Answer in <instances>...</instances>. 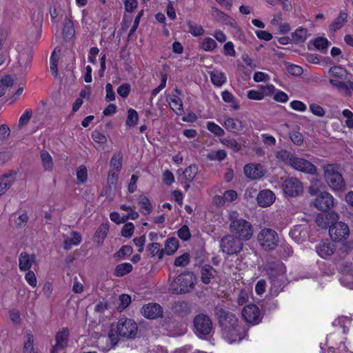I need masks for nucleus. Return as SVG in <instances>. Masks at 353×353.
Masks as SVG:
<instances>
[{
	"label": "nucleus",
	"mask_w": 353,
	"mask_h": 353,
	"mask_svg": "<svg viewBox=\"0 0 353 353\" xmlns=\"http://www.w3.org/2000/svg\"><path fill=\"white\" fill-rule=\"evenodd\" d=\"M34 338L32 333L27 334V342L24 345V352L29 353L30 352H35L33 347Z\"/></svg>",
	"instance_id": "obj_61"
},
{
	"label": "nucleus",
	"mask_w": 353,
	"mask_h": 353,
	"mask_svg": "<svg viewBox=\"0 0 353 353\" xmlns=\"http://www.w3.org/2000/svg\"><path fill=\"white\" fill-rule=\"evenodd\" d=\"M81 241V236L77 232H72V237L67 238L63 242V248L65 250H70L72 245H77Z\"/></svg>",
	"instance_id": "obj_34"
},
{
	"label": "nucleus",
	"mask_w": 353,
	"mask_h": 353,
	"mask_svg": "<svg viewBox=\"0 0 353 353\" xmlns=\"http://www.w3.org/2000/svg\"><path fill=\"white\" fill-rule=\"evenodd\" d=\"M13 83L14 81L10 76H6L0 80V97L5 94L8 88L12 86Z\"/></svg>",
	"instance_id": "obj_50"
},
{
	"label": "nucleus",
	"mask_w": 353,
	"mask_h": 353,
	"mask_svg": "<svg viewBox=\"0 0 353 353\" xmlns=\"http://www.w3.org/2000/svg\"><path fill=\"white\" fill-rule=\"evenodd\" d=\"M33 25L28 30L26 35L31 43L37 42L41 35V27L43 21V12L41 10L34 11L32 16Z\"/></svg>",
	"instance_id": "obj_8"
},
{
	"label": "nucleus",
	"mask_w": 353,
	"mask_h": 353,
	"mask_svg": "<svg viewBox=\"0 0 353 353\" xmlns=\"http://www.w3.org/2000/svg\"><path fill=\"white\" fill-rule=\"evenodd\" d=\"M250 291L248 288H243L239 290L237 295V303L241 305L246 303L249 300Z\"/></svg>",
	"instance_id": "obj_52"
},
{
	"label": "nucleus",
	"mask_w": 353,
	"mask_h": 353,
	"mask_svg": "<svg viewBox=\"0 0 353 353\" xmlns=\"http://www.w3.org/2000/svg\"><path fill=\"white\" fill-rule=\"evenodd\" d=\"M330 42L327 41L326 38L324 37H319L315 39L314 42V45L318 50H327Z\"/></svg>",
	"instance_id": "obj_57"
},
{
	"label": "nucleus",
	"mask_w": 353,
	"mask_h": 353,
	"mask_svg": "<svg viewBox=\"0 0 353 353\" xmlns=\"http://www.w3.org/2000/svg\"><path fill=\"white\" fill-rule=\"evenodd\" d=\"M314 205L319 210L326 211L334 206V198L327 192H321L314 200Z\"/></svg>",
	"instance_id": "obj_14"
},
{
	"label": "nucleus",
	"mask_w": 353,
	"mask_h": 353,
	"mask_svg": "<svg viewBox=\"0 0 353 353\" xmlns=\"http://www.w3.org/2000/svg\"><path fill=\"white\" fill-rule=\"evenodd\" d=\"M336 250L334 243L323 241L316 246V251L319 256L323 259H327L331 256Z\"/></svg>",
	"instance_id": "obj_20"
},
{
	"label": "nucleus",
	"mask_w": 353,
	"mask_h": 353,
	"mask_svg": "<svg viewBox=\"0 0 353 353\" xmlns=\"http://www.w3.org/2000/svg\"><path fill=\"white\" fill-rule=\"evenodd\" d=\"M178 246V241L175 238H170L166 241L163 252H165L168 255L173 254L177 250Z\"/></svg>",
	"instance_id": "obj_41"
},
{
	"label": "nucleus",
	"mask_w": 353,
	"mask_h": 353,
	"mask_svg": "<svg viewBox=\"0 0 353 353\" xmlns=\"http://www.w3.org/2000/svg\"><path fill=\"white\" fill-rule=\"evenodd\" d=\"M132 265L130 263H123L117 265L114 270V275L117 276H123L132 270Z\"/></svg>",
	"instance_id": "obj_39"
},
{
	"label": "nucleus",
	"mask_w": 353,
	"mask_h": 353,
	"mask_svg": "<svg viewBox=\"0 0 353 353\" xmlns=\"http://www.w3.org/2000/svg\"><path fill=\"white\" fill-rule=\"evenodd\" d=\"M189 32L194 36L199 37L204 34V30L201 26L194 24L192 21L187 22Z\"/></svg>",
	"instance_id": "obj_48"
},
{
	"label": "nucleus",
	"mask_w": 353,
	"mask_h": 353,
	"mask_svg": "<svg viewBox=\"0 0 353 353\" xmlns=\"http://www.w3.org/2000/svg\"><path fill=\"white\" fill-rule=\"evenodd\" d=\"M230 234L242 242L250 240L253 235V228L250 222L243 219H230Z\"/></svg>",
	"instance_id": "obj_2"
},
{
	"label": "nucleus",
	"mask_w": 353,
	"mask_h": 353,
	"mask_svg": "<svg viewBox=\"0 0 353 353\" xmlns=\"http://www.w3.org/2000/svg\"><path fill=\"white\" fill-rule=\"evenodd\" d=\"M198 172V168L196 165H190L187 167L179 177V180L183 184L184 183H190L195 178Z\"/></svg>",
	"instance_id": "obj_25"
},
{
	"label": "nucleus",
	"mask_w": 353,
	"mask_h": 353,
	"mask_svg": "<svg viewBox=\"0 0 353 353\" xmlns=\"http://www.w3.org/2000/svg\"><path fill=\"white\" fill-rule=\"evenodd\" d=\"M282 190L286 196L295 197L303 192V186L298 179L289 177L283 181Z\"/></svg>",
	"instance_id": "obj_12"
},
{
	"label": "nucleus",
	"mask_w": 353,
	"mask_h": 353,
	"mask_svg": "<svg viewBox=\"0 0 353 353\" xmlns=\"http://www.w3.org/2000/svg\"><path fill=\"white\" fill-rule=\"evenodd\" d=\"M219 246L223 253L228 255H234L242 250L243 243L238 238L230 234L221 238Z\"/></svg>",
	"instance_id": "obj_6"
},
{
	"label": "nucleus",
	"mask_w": 353,
	"mask_h": 353,
	"mask_svg": "<svg viewBox=\"0 0 353 353\" xmlns=\"http://www.w3.org/2000/svg\"><path fill=\"white\" fill-rule=\"evenodd\" d=\"M347 21V14L344 11H341L339 16L330 25L329 28L331 32H336L341 29Z\"/></svg>",
	"instance_id": "obj_30"
},
{
	"label": "nucleus",
	"mask_w": 353,
	"mask_h": 353,
	"mask_svg": "<svg viewBox=\"0 0 353 353\" xmlns=\"http://www.w3.org/2000/svg\"><path fill=\"white\" fill-rule=\"evenodd\" d=\"M42 165L45 171H52L54 167V162L50 154L46 150L40 153Z\"/></svg>",
	"instance_id": "obj_32"
},
{
	"label": "nucleus",
	"mask_w": 353,
	"mask_h": 353,
	"mask_svg": "<svg viewBox=\"0 0 353 353\" xmlns=\"http://www.w3.org/2000/svg\"><path fill=\"white\" fill-rule=\"evenodd\" d=\"M174 92L176 94H173L171 97V101L174 103L176 110L182 111L183 110V102L181 98L179 97V95L181 94V90H179L177 88L174 89Z\"/></svg>",
	"instance_id": "obj_54"
},
{
	"label": "nucleus",
	"mask_w": 353,
	"mask_h": 353,
	"mask_svg": "<svg viewBox=\"0 0 353 353\" xmlns=\"http://www.w3.org/2000/svg\"><path fill=\"white\" fill-rule=\"evenodd\" d=\"M328 74L331 77L330 79L343 81L347 79L348 72L341 66L334 65L330 68Z\"/></svg>",
	"instance_id": "obj_27"
},
{
	"label": "nucleus",
	"mask_w": 353,
	"mask_h": 353,
	"mask_svg": "<svg viewBox=\"0 0 353 353\" xmlns=\"http://www.w3.org/2000/svg\"><path fill=\"white\" fill-rule=\"evenodd\" d=\"M120 303L117 307L119 312H123L131 303V297L130 295L123 294L119 296Z\"/></svg>",
	"instance_id": "obj_53"
},
{
	"label": "nucleus",
	"mask_w": 353,
	"mask_h": 353,
	"mask_svg": "<svg viewBox=\"0 0 353 353\" xmlns=\"http://www.w3.org/2000/svg\"><path fill=\"white\" fill-rule=\"evenodd\" d=\"M212 14L216 20L224 22L226 24H232V21H233V19L228 14H225L216 8H213L212 9Z\"/></svg>",
	"instance_id": "obj_35"
},
{
	"label": "nucleus",
	"mask_w": 353,
	"mask_h": 353,
	"mask_svg": "<svg viewBox=\"0 0 353 353\" xmlns=\"http://www.w3.org/2000/svg\"><path fill=\"white\" fill-rule=\"evenodd\" d=\"M246 334L247 331L239 325L236 327L230 329L228 335L222 334V336L228 343H232L236 341H241L246 336Z\"/></svg>",
	"instance_id": "obj_18"
},
{
	"label": "nucleus",
	"mask_w": 353,
	"mask_h": 353,
	"mask_svg": "<svg viewBox=\"0 0 353 353\" xmlns=\"http://www.w3.org/2000/svg\"><path fill=\"white\" fill-rule=\"evenodd\" d=\"M307 37V30L303 28H299L292 34V40L296 43H299L304 42Z\"/></svg>",
	"instance_id": "obj_37"
},
{
	"label": "nucleus",
	"mask_w": 353,
	"mask_h": 353,
	"mask_svg": "<svg viewBox=\"0 0 353 353\" xmlns=\"http://www.w3.org/2000/svg\"><path fill=\"white\" fill-rule=\"evenodd\" d=\"M208 130L217 137L223 136L225 132L223 128L212 121H208L207 123Z\"/></svg>",
	"instance_id": "obj_51"
},
{
	"label": "nucleus",
	"mask_w": 353,
	"mask_h": 353,
	"mask_svg": "<svg viewBox=\"0 0 353 353\" xmlns=\"http://www.w3.org/2000/svg\"><path fill=\"white\" fill-rule=\"evenodd\" d=\"M189 263V255L184 254L177 257L174 261V265L177 267H185Z\"/></svg>",
	"instance_id": "obj_63"
},
{
	"label": "nucleus",
	"mask_w": 353,
	"mask_h": 353,
	"mask_svg": "<svg viewBox=\"0 0 353 353\" xmlns=\"http://www.w3.org/2000/svg\"><path fill=\"white\" fill-rule=\"evenodd\" d=\"M289 137L290 140L296 145H301L303 142V137L302 134L298 131L290 132Z\"/></svg>",
	"instance_id": "obj_58"
},
{
	"label": "nucleus",
	"mask_w": 353,
	"mask_h": 353,
	"mask_svg": "<svg viewBox=\"0 0 353 353\" xmlns=\"http://www.w3.org/2000/svg\"><path fill=\"white\" fill-rule=\"evenodd\" d=\"M221 142L234 152H238L241 149V145L234 139H223Z\"/></svg>",
	"instance_id": "obj_44"
},
{
	"label": "nucleus",
	"mask_w": 353,
	"mask_h": 353,
	"mask_svg": "<svg viewBox=\"0 0 353 353\" xmlns=\"http://www.w3.org/2000/svg\"><path fill=\"white\" fill-rule=\"evenodd\" d=\"M13 182V179H10L7 175H4L3 176L0 178V195L3 194L8 189H10Z\"/></svg>",
	"instance_id": "obj_45"
},
{
	"label": "nucleus",
	"mask_w": 353,
	"mask_h": 353,
	"mask_svg": "<svg viewBox=\"0 0 353 353\" xmlns=\"http://www.w3.org/2000/svg\"><path fill=\"white\" fill-rule=\"evenodd\" d=\"M216 314L219 319L222 334L228 335L230 329H233V327H236L237 325H239V319L236 316L229 311L222 308H216Z\"/></svg>",
	"instance_id": "obj_5"
},
{
	"label": "nucleus",
	"mask_w": 353,
	"mask_h": 353,
	"mask_svg": "<svg viewBox=\"0 0 353 353\" xmlns=\"http://www.w3.org/2000/svg\"><path fill=\"white\" fill-rule=\"evenodd\" d=\"M258 241L260 245L265 250H274L278 243L277 233L270 228H264L258 234Z\"/></svg>",
	"instance_id": "obj_7"
},
{
	"label": "nucleus",
	"mask_w": 353,
	"mask_h": 353,
	"mask_svg": "<svg viewBox=\"0 0 353 353\" xmlns=\"http://www.w3.org/2000/svg\"><path fill=\"white\" fill-rule=\"evenodd\" d=\"M291 166L300 172H303L307 174H314L316 173V168L309 161L295 157L292 160Z\"/></svg>",
	"instance_id": "obj_16"
},
{
	"label": "nucleus",
	"mask_w": 353,
	"mask_h": 353,
	"mask_svg": "<svg viewBox=\"0 0 353 353\" xmlns=\"http://www.w3.org/2000/svg\"><path fill=\"white\" fill-rule=\"evenodd\" d=\"M245 175L251 179H257L264 176L263 166L261 164H247L244 166Z\"/></svg>",
	"instance_id": "obj_21"
},
{
	"label": "nucleus",
	"mask_w": 353,
	"mask_h": 353,
	"mask_svg": "<svg viewBox=\"0 0 353 353\" xmlns=\"http://www.w3.org/2000/svg\"><path fill=\"white\" fill-rule=\"evenodd\" d=\"M19 57L18 62L21 67L26 68L32 61V48L28 46L26 48H22L18 46Z\"/></svg>",
	"instance_id": "obj_19"
},
{
	"label": "nucleus",
	"mask_w": 353,
	"mask_h": 353,
	"mask_svg": "<svg viewBox=\"0 0 353 353\" xmlns=\"http://www.w3.org/2000/svg\"><path fill=\"white\" fill-rule=\"evenodd\" d=\"M75 30L72 21L65 19L64 20L63 36L65 41H70L74 36Z\"/></svg>",
	"instance_id": "obj_31"
},
{
	"label": "nucleus",
	"mask_w": 353,
	"mask_h": 353,
	"mask_svg": "<svg viewBox=\"0 0 353 353\" xmlns=\"http://www.w3.org/2000/svg\"><path fill=\"white\" fill-rule=\"evenodd\" d=\"M32 115L31 110H26L25 112L21 116L19 120V126L22 127L26 125L29 122Z\"/></svg>",
	"instance_id": "obj_60"
},
{
	"label": "nucleus",
	"mask_w": 353,
	"mask_h": 353,
	"mask_svg": "<svg viewBox=\"0 0 353 353\" xmlns=\"http://www.w3.org/2000/svg\"><path fill=\"white\" fill-rule=\"evenodd\" d=\"M139 205L142 210V213L145 215L149 214L152 210V207L149 199L144 195L139 196Z\"/></svg>",
	"instance_id": "obj_38"
},
{
	"label": "nucleus",
	"mask_w": 353,
	"mask_h": 353,
	"mask_svg": "<svg viewBox=\"0 0 353 353\" xmlns=\"http://www.w3.org/2000/svg\"><path fill=\"white\" fill-rule=\"evenodd\" d=\"M225 127L228 131L233 133L242 129L241 122L233 118H228L225 121Z\"/></svg>",
	"instance_id": "obj_36"
},
{
	"label": "nucleus",
	"mask_w": 353,
	"mask_h": 353,
	"mask_svg": "<svg viewBox=\"0 0 353 353\" xmlns=\"http://www.w3.org/2000/svg\"><path fill=\"white\" fill-rule=\"evenodd\" d=\"M276 158L277 160L283 162L285 165H291L292 163V160L295 158V157L292 156L291 152L287 150H281L276 152Z\"/></svg>",
	"instance_id": "obj_33"
},
{
	"label": "nucleus",
	"mask_w": 353,
	"mask_h": 353,
	"mask_svg": "<svg viewBox=\"0 0 353 353\" xmlns=\"http://www.w3.org/2000/svg\"><path fill=\"white\" fill-rule=\"evenodd\" d=\"M195 333L201 338L209 335L212 330V323L210 317L203 314L196 315L194 319Z\"/></svg>",
	"instance_id": "obj_10"
},
{
	"label": "nucleus",
	"mask_w": 353,
	"mask_h": 353,
	"mask_svg": "<svg viewBox=\"0 0 353 353\" xmlns=\"http://www.w3.org/2000/svg\"><path fill=\"white\" fill-rule=\"evenodd\" d=\"M223 53L225 55L235 57L236 52L234 48V44L231 41L226 42L223 46Z\"/></svg>",
	"instance_id": "obj_64"
},
{
	"label": "nucleus",
	"mask_w": 353,
	"mask_h": 353,
	"mask_svg": "<svg viewBox=\"0 0 353 353\" xmlns=\"http://www.w3.org/2000/svg\"><path fill=\"white\" fill-rule=\"evenodd\" d=\"M117 329L121 337L130 339L136 337L138 325L132 319H121L117 323Z\"/></svg>",
	"instance_id": "obj_9"
},
{
	"label": "nucleus",
	"mask_w": 353,
	"mask_h": 353,
	"mask_svg": "<svg viewBox=\"0 0 353 353\" xmlns=\"http://www.w3.org/2000/svg\"><path fill=\"white\" fill-rule=\"evenodd\" d=\"M324 177L328 185L334 190H343L345 186L339 167L334 164H327L323 166Z\"/></svg>",
	"instance_id": "obj_3"
},
{
	"label": "nucleus",
	"mask_w": 353,
	"mask_h": 353,
	"mask_svg": "<svg viewBox=\"0 0 353 353\" xmlns=\"http://www.w3.org/2000/svg\"><path fill=\"white\" fill-rule=\"evenodd\" d=\"M36 256L30 255L26 252H23L19 256V268L21 271H28L32 267V263H35Z\"/></svg>",
	"instance_id": "obj_23"
},
{
	"label": "nucleus",
	"mask_w": 353,
	"mask_h": 353,
	"mask_svg": "<svg viewBox=\"0 0 353 353\" xmlns=\"http://www.w3.org/2000/svg\"><path fill=\"white\" fill-rule=\"evenodd\" d=\"M178 236L183 241H188L191 237V234L188 225H183L177 232Z\"/></svg>",
	"instance_id": "obj_59"
},
{
	"label": "nucleus",
	"mask_w": 353,
	"mask_h": 353,
	"mask_svg": "<svg viewBox=\"0 0 353 353\" xmlns=\"http://www.w3.org/2000/svg\"><path fill=\"white\" fill-rule=\"evenodd\" d=\"M208 73L210 77L211 82L214 85L221 87L226 82V76L223 72L214 70L208 72Z\"/></svg>",
	"instance_id": "obj_29"
},
{
	"label": "nucleus",
	"mask_w": 353,
	"mask_h": 353,
	"mask_svg": "<svg viewBox=\"0 0 353 353\" xmlns=\"http://www.w3.org/2000/svg\"><path fill=\"white\" fill-rule=\"evenodd\" d=\"M133 249L130 245H123L118 252L114 254L113 257L116 260H121L125 256H130L132 254Z\"/></svg>",
	"instance_id": "obj_42"
},
{
	"label": "nucleus",
	"mask_w": 353,
	"mask_h": 353,
	"mask_svg": "<svg viewBox=\"0 0 353 353\" xmlns=\"http://www.w3.org/2000/svg\"><path fill=\"white\" fill-rule=\"evenodd\" d=\"M329 82L333 87L336 88L339 90L344 91L348 96H351L353 92V80L339 81L337 79H330Z\"/></svg>",
	"instance_id": "obj_24"
},
{
	"label": "nucleus",
	"mask_w": 353,
	"mask_h": 353,
	"mask_svg": "<svg viewBox=\"0 0 353 353\" xmlns=\"http://www.w3.org/2000/svg\"><path fill=\"white\" fill-rule=\"evenodd\" d=\"M216 47V42L210 37L204 38L200 43V48L205 51H213Z\"/></svg>",
	"instance_id": "obj_40"
},
{
	"label": "nucleus",
	"mask_w": 353,
	"mask_h": 353,
	"mask_svg": "<svg viewBox=\"0 0 353 353\" xmlns=\"http://www.w3.org/2000/svg\"><path fill=\"white\" fill-rule=\"evenodd\" d=\"M277 252L279 255L284 259L290 257L293 253L292 247L287 243H281L279 245Z\"/></svg>",
	"instance_id": "obj_46"
},
{
	"label": "nucleus",
	"mask_w": 353,
	"mask_h": 353,
	"mask_svg": "<svg viewBox=\"0 0 353 353\" xmlns=\"http://www.w3.org/2000/svg\"><path fill=\"white\" fill-rule=\"evenodd\" d=\"M134 226L132 223H125L121 230V235L126 238H130L134 233Z\"/></svg>",
	"instance_id": "obj_56"
},
{
	"label": "nucleus",
	"mask_w": 353,
	"mask_h": 353,
	"mask_svg": "<svg viewBox=\"0 0 353 353\" xmlns=\"http://www.w3.org/2000/svg\"><path fill=\"white\" fill-rule=\"evenodd\" d=\"M161 245L158 243H152L148 245V250L151 256L159 254V258L161 259L163 254V250L160 249Z\"/></svg>",
	"instance_id": "obj_49"
},
{
	"label": "nucleus",
	"mask_w": 353,
	"mask_h": 353,
	"mask_svg": "<svg viewBox=\"0 0 353 353\" xmlns=\"http://www.w3.org/2000/svg\"><path fill=\"white\" fill-rule=\"evenodd\" d=\"M201 281L205 284H209L217 274L216 270L210 265H205L201 268Z\"/></svg>",
	"instance_id": "obj_26"
},
{
	"label": "nucleus",
	"mask_w": 353,
	"mask_h": 353,
	"mask_svg": "<svg viewBox=\"0 0 353 353\" xmlns=\"http://www.w3.org/2000/svg\"><path fill=\"white\" fill-rule=\"evenodd\" d=\"M226 152L223 150H213L207 155L208 159L211 161H223L226 157Z\"/></svg>",
	"instance_id": "obj_47"
},
{
	"label": "nucleus",
	"mask_w": 353,
	"mask_h": 353,
	"mask_svg": "<svg viewBox=\"0 0 353 353\" xmlns=\"http://www.w3.org/2000/svg\"><path fill=\"white\" fill-rule=\"evenodd\" d=\"M162 307L156 303L144 305L141 309L142 315L148 319H156L163 316Z\"/></svg>",
	"instance_id": "obj_15"
},
{
	"label": "nucleus",
	"mask_w": 353,
	"mask_h": 353,
	"mask_svg": "<svg viewBox=\"0 0 353 353\" xmlns=\"http://www.w3.org/2000/svg\"><path fill=\"white\" fill-rule=\"evenodd\" d=\"M195 277L193 273L187 272L176 276L171 284L174 293L183 294L192 291L194 287Z\"/></svg>",
	"instance_id": "obj_4"
},
{
	"label": "nucleus",
	"mask_w": 353,
	"mask_h": 353,
	"mask_svg": "<svg viewBox=\"0 0 353 353\" xmlns=\"http://www.w3.org/2000/svg\"><path fill=\"white\" fill-rule=\"evenodd\" d=\"M241 315L243 320L251 325L259 324L262 319L259 308L254 304H250L242 310Z\"/></svg>",
	"instance_id": "obj_13"
},
{
	"label": "nucleus",
	"mask_w": 353,
	"mask_h": 353,
	"mask_svg": "<svg viewBox=\"0 0 353 353\" xmlns=\"http://www.w3.org/2000/svg\"><path fill=\"white\" fill-rule=\"evenodd\" d=\"M123 161V154L121 152H115L111 160L110 165V171L108 173V179H114L121 170Z\"/></svg>",
	"instance_id": "obj_17"
},
{
	"label": "nucleus",
	"mask_w": 353,
	"mask_h": 353,
	"mask_svg": "<svg viewBox=\"0 0 353 353\" xmlns=\"http://www.w3.org/2000/svg\"><path fill=\"white\" fill-rule=\"evenodd\" d=\"M316 223L318 226L325 228L328 226L330 227V223L328 222V216L323 215V214H319L317 216L316 219Z\"/></svg>",
	"instance_id": "obj_62"
},
{
	"label": "nucleus",
	"mask_w": 353,
	"mask_h": 353,
	"mask_svg": "<svg viewBox=\"0 0 353 353\" xmlns=\"http://www.w3.org/2000/svg\"><path fill=\"white\" fill-rule=\"evenodd\" d=\"M329 234L333 241L339 242L348 238L350 229L346 223L339 221L330 226Z\"/></svg>",
	"instance_id": "obj_11"
},
{
	"label": "nucleus",
	"mask_w": 353,
	"mask_h": 353,
	"mask_svg": "<svg viewBox=\"0 0 353 353\" xmlns=\"http://www.w3.org/2000/svg\"><path fill=\"white\" fill-rule=\"evenodd\" d=\"M258 204L263 207H268L272 205L275 201V195L272 191L270 190H261L257 196Z\"/></svg>",
	"instance_id": "obj_22"
},
{
	"label": "nucleus",
	"mask_w": 353,
	"mask_h": 353,
	"mask_svg": "<svg viewBox=\"0 0 353 353\" xmlns=\"http://www.w3.org/2000/svg\"><path fill=\"white\" fill-rule=\"evenodd\" d=\"M88 178L87 169L84 165H81L78 168L77 172V179L79 183H83L86 181Z\"/></svg>",
	"instance_id": "obj_55"
},
{
	"label": "nucleus",
	"mask_w": 353,
	"mask_h": 353,
	"mask_svg": "<svg viewBox=\"0 0 353 353\" xmlns=\"http://www.w3.org/2000/svg\"><path fill=\"white\" fill-rule=\"evenodd\" d=\"M69 331L67 328H63L59 331L55 336L56 343L54 346L56 348L63 349L68 345Z\"/></svg>",
	"instance_id": "obj_28"
},
{
	"label": "nucleus",
	"mask_w": 353,
	"mask_h": 353,
	"mask_svg": "<svg viewBox=\"0 0 353 353\" xmlns=\"http://www.w3.org/2000/svg\"><path fill=\"white\" fill-rule=\"evenodd\" d=\"M138 120L139 115L137 112L132 108L129 109L128 111V117L125 121V124L130 127L135 126L138 123Z\"/></svg>",
	"instance_id": "obj_43"
},
{
	"label": "nucleus",
	"mask_w": 353,
	"mask_h": 353,
	"mask_svg": "<svg viewBox=\"0 0 353 353\" xmlns=\"http://www.w3.org/2000/svg\"><path fill=\"white\" fill-rule=\"evenodd\" d=\"M267 274L271 283L270 292L276 296L281 291L284 283L285 267L281 262L268 263L265 266Z\"/></svg>",
	"instance_id": "obj_1"
}]
</instances>
